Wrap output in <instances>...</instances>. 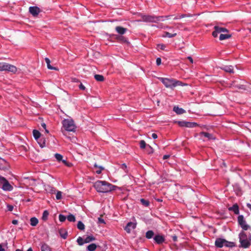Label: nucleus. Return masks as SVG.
I'll list each match as a JSON object with an SVG mask.
<instances>
[{"mask_svg":"<svg viewBox=\"0 0 251 251\" xmlns=\"http://www.w3.org/2000/svg\"><path fill=\"white\" fill-rule=\"evenodd\" d=\"M154 234V232L152 230H148L146 233V237L148 239H151L153 237Z\"/></svg>","mask_w":251,"mask_h":251,"instance_id":"26","label":"nucleus"},{"mask_svg":"<svg viewBox=\"0 0 251 251\" xmlns=\"http://www.w3.org/2000/svg\"><path fill=\"white\" fill-rule=\"evenodd\" d=\"M12 223L13 224V225H17L18 223V220H13L12 222Z\"/></svg>","mask_w":251,"mask_h":251,"instance_id":"50","label":"nucleus"},{"mask_svg":"<svg viewBox=\"0 0 251 251\" xmlns=\"http://www.w3.org/2000/svg\"><path fill=\"white\" fill-rule=\"evenodd\" d=\"M41 148H43L46 146V140L45 139H41L40 141H37Z\"/></svg>","mask_w":251,"mask_h":251,"instance_id":"36","label":"nucleus"},{"mask_svg":"<svg viewBox=\"0 0 251 251\" xmlns=\"http://www.w3.org/2000/svg\"><path fill=\"white\" fill-rule=\"evenodd\" d=\"M67 220L71 222H74L75 221V216L72 214H70L67 217Z\"/></svg>","mask_w":251,"mask_h":251,"instance_id":"32","label":"nucleus"},{"mask_svg":"<svg viewBox=\"0 0 251 251\" xmlns=\"http://www.w3.org/2000/svg\"><path fill=\"white\" fill-rule=\"evenodd\" d=\"M77 242L79 245L82 246L84 243H85L84 239L83 240L82 237H79L77 239Z\"/></svg>","mask_w":251,"mask_h":251,"instance_id":"38","label":"nucleus"},{"mask_svg":"<svg viewBox=\"0 0 251 251\" xmlns=\"http://www.w3.org/2000/svg\"><path fill=\"white\" fill-rule=\"evenodd\" d=\"M215 245L217 248H221L223 247L232 248L235 246V243L229 242L221 238H217L215 242Z\"/></svg>","mask_w":251,"mask_h":251,"instance_id":"4","label":"nucleus"},{"mask_svg":"<svg viewBox=\"0 0 251 251\" xmlns=\"http://www.w3.org/2000/svg\"><path fill=\"white\" fill-rule=\"evenodd\" d=\"M201 135L204 136L205 137L207 138L209 140L214 139L212 134L205 132H201L200 133Z\"/></svg>","mask_w":251,"mask_h":251,"instance_id":"23","label":"nucleus"},{"mask_svg":"<svg viewBox=\"0 0 251 251\" xmlns=\"http://www.w3.org/2000/svg\"><path fill=\"white\" fill-rule=\"evenodd\" d=\"M148 146L149 147V148L150 149V151H149V153H152L153 151V149L150 145H148Z\"/></svg>","mask_w":251,"mask_h":251,"instance_id":"49","label":"nucleus"},{"mask_svg":"<svg viewBox=\"0 0 251 251\" xmlns=\"http://www.w3.org/2000/svg\"><path fill=\"white\" fill-rule=\"evenodd\" d=\"M29 12L33 16H37L41 12V10L37 6H30L29 8Z\"/></svg>","mask_w":251,"mask_h":251,"instance_id":"12","label":"nucleus"},{"mask_svg":"<svg viewBox=\"0 0 251 251\" xmlns=\"http://www.w3.org/2000/svg\"><path fill=\"white\" fill-rule=\"evenodd\" d=\"M188 59H189V60L190 61V62L191 63H193V58L191 57V56H188L187 57Z\"/></svg>","mask_w":251,"mask_h":251,"instance_id":"55","label":"nucleus"},{"mask_svg":"<svg viewBox=\"0 0 251 251\" xmlns=\"http://www.w3.org/2000/svg\"><path fill=\"white\" fill-rule=\"evenodd\" d=\"M249 241L250 242V245L251 244V236L249 237Z\"/></svg>","mask_w":251,"mask_h":251,"instance_id":"61","label":"nucleus"},{"mask_svg":"<svg viewBox=\"0 0 251 251\" xmlns=\"http://www.w3.org/2000/svg\"><path fill=\"white\" fill-rule=\"evenodd\" d=\"M214 29V31L212 32V35L214 37H217L218 33L228 32V30L226 28L223 27H220L219 26H215Z\"/></svg>","mask_w":251,"mask_h":251,"instance_id":"11","label":"nucleus"},{"mask_svg":"<svg viewBox=\"0 0 251 251\" xmlns=\"http://www.w3.org/2000/svg\"><path fill=\"white\" fill-rule=\"evenodd\" d=\"M121 168L125 170L126 168V166L125 164H123Z\"/></svg>","mask_w":251,"mask_h":251,"instance_id":"56","label":"nucleus"},{"mask_svg":"<svg viewBox=\"0 0 251 251\" xmlns=\"http://www.w3.org/2000/svg\"><path fill=\"white\" fill-rule=\"evenodd\" d=\"M170 16H155L151 15H142V20L146 22L157 23L158 21H164Z\"/></svg>","mask_w":251,"mask_h":251,"instance_id":"3","label":"nucleus"},{"mask_svg":"<svg viewBox=\"0 0 251 251\" xmlns=\"http://www.w3.org/2000/svg\"><path fill=\"white\" fill-rule=\"evenodd\" d=\"M231 35L229 34H222L221 33L219 37V39L220 40H224L225 39H228L230 38Z\"/></svg>","mask_w":251,"mask_h":251,"instance_id":"25","label":"nucleus"},{"mask_svg":"<svg viewBox=\"0 0 251 251\" xmlns=\"http://www.w3.org/2000/svg\"><path fill=\"white\" fill-rule=\"evenodd\" d=\"M78 87L79 88L82 90H85L86 89L85 87L81 83L79 84Z\"/></svg>","mask_w":251,"mask_h":251,"instance_id":"47","label":"nucleus"},{"mask_svg":"<svg viewBox=\"0 0 251 251\" xmlns=\"http://www.w3.org/2000/svg\"><path fill=\"white\" fill-rule=\"evenodd\" d=\"M95 238L93 236H88L84 239L85 243H88L95 241Z\"/></svg>","mask_w":251,"mask_h":251,"instance_id":"28","label":"nucleus"},{"mask_svg":"<svg viewBox=\"0 0 251 251\" xmlns=\"http://www.w3.org/2000/svg\"><path fill=\"white\" fill-rule=\"evenodd\" d=\"M77 227L78 229L83 230L85 228V226L81 221H79L77 225Z\"/></svg>","mask_w":251,"mask_h":251,"instance_id":"33","label":"nucleus"},{"mask_svg":"<svg viewBox=\"0 0 251 251\" xmlns=\"http://www.w3.org/2000/svg\"><path fill=\"white\" fill-rule=\"evenodd\" d=\"M238 88L239 89L245 90V87H244V85H239V86H238Z\"/></svg>","mask_w":251,"mask_h":251,"instance_id":"53","label":"nucleus"},{"mask_svg":"<svg viewBox=\"0 0 251 251\" xmlns=\"http://www.w3.org/2000/svg\"><path fill=\"white\" fill-rule=\"evenodd\" d=\"M240 247L243 248H247L250 246V242L249 237L244 231H241L239 234Z\"/></svg>","mask_w":251,"mask_h":251,"instance_id":"6","label":"nucleus"},{"mask_svg":"<svg viewBox=\"0 0 251 251\" xmlns=\"http://www.w3.org/2000/svg\"><path fill=\"white\" fill-rule=\"evenodd\" d=\"M176 33L171 34L168 32H165L164 33V35H163V37H167L169 38H172V37L176 36Z\"/></svg>","mask_w":251,"mask_h":251,"instance_id":"35","label":"nucleus"},{"mask_svg":"<svg viewBox=\"0 0 251 251\" xmlns=\"http://www.w3.org/2000/svg\"><path fill=\"white\" fill-rule=\"evenodd\" d=\"M96 248L97 245L94 243L91 244L90 245H88L87 247V249L89 251H94L96 249Z\"/></svg>","mask_w":251,"mask_h":251,"instance_id":"29","label":"nucleus"},{"mask_svg":"<svg viewBox=\"0 0 251 251\" xmlns=\"http://www.w3.org/2000/svg\"><path fill=\"white\" fill-rule=\"evenodd\" d=\"M33 135L34 138L38 141L41 136L40 132L39 131L34 129L33 131Z\"/></svg>","mask_w":251,"mask_h":251,"instance_id":"24","label":"nucleus"},{"mask_svg":"<svg viewBox=\"0 0 251 251\" xmlns=\"http://www.w3.org/2000/svg\"><path fill=\"white\" fill-rule=\"evenodd\" d=\"M140 201L143 205L147 207L150 204V202L144 199H141L140 200Z\"/></svg>","mask_w":251,"mask_h":251,"instance_id":"37","label":"nucleus"},{"mask_svg":"<svg viewBox=\"0 0 251 251\" xmlns=\"http://www.w3.org/2000/svg\"><path fill=\"white\" fill-rule=\"evenodd\" d=\"M228 210L229 211H233L235 214L237 215L239 214V206L237 203H235L233 204L232 206L229 207Z\"/></svg>","mask_w":251,"mask_h":251,"instance_id":"16","label":"nucleus"},{"mask_svg":"<svg viewBox=\"0 0 251 251\" xmlns=\"http://www.w3.org/2000/svg\"><path fill=\"white\" fill-rule=\"evenodd\" d=\"M50 191H51V193H54V192H55V189H54V188H53V187H51V188H50Z\"/></svg>","mask_w":251,"mask_h":251,"instance_id":"60","label":"nucleus"},{"mask_svg":"<svg viewBox=\"0 0 251 251\" xmlns=\"http://www.w3.org/2000/svg\"><path fill=\"white\" fill-rule=\"evenodd\" d=\"M94 186L98 192L107 193L114 190L115 186L105 181L99 180L96 181Z\"/></svg>","mask_w":251,"mask_h":251,"instance_id":"1","label":"nucleus"},{"mask_svg":"<svg viewBox=\"0 0 251 251\" xmlns=\"http://www.w3.org/2000/svg\"><path fill=\"white\" fill-rule=\"evenodd\" d=\"M247 206L250 209V210L251 211V204L250 203H247Z\"/></svg>","mask_w":251,"mask_h":251,"instance_id":"58","label":"nucleus"},{"mask_svg":"<svg viewBox=\"0 0 251 251\" xmlns=\"http://www.w3.org/2000/svg\"><path fill=\"white\" fill-rule=\"evenodd\" d=\"M169 157H170V155H164L163 156V159L164 160H165V159H168V158H169Z\"/></svg>","mask_w":251,"mask_h":251,"instance_id":"52","label":"nucleus"},{"mask_svg":"<svg viewBox=\"0 0 251 251\" xmlns=\"http://www.w3.org/2000/svg\"><path fill=\"white\" fill-rule=\"evenodd\" d=\"M156 63L157 65L159 66L161 63V59L160 58L158 57L156 59Z\"/></svg>","mask_w":251,"mask_h":251,"instance_id":"46","label":"nucleus"},{"mask_svg":"<svg viewBox=\"0 0 251 251\" xmlns=\"http://www.w3.org/2000/svg\"><path fill=\"white\" fill-rule=\"evenodd\" d=\"M173 240L174 241H176L177 240V237L176 236H173Z\"/></svg>","mask_w":251,"mask_h":251,"instance_id":"59","label":"nucleus"},{"mask_svg":"<svg viewBox=\"0 0 251 251\" xmlns=\"http://www.w3.org/2000/svg\"><path fill=\"white\" fill-rule=\"evenodd\" d=\"M7 208L8 211H12L13 209V206L12 205L8 204L7 205Z\"/></svg>","mask_w":251,"mask_h":251,"instance_id":"44","label":"nucleus"},{"mask_svg":"<svg viewBox=\"0 0 251 251\" xmlns=\"http://www.w3.org/2000/svg\"><path fill=\"white\" fill-rule=\"evenodd\" d=\"M158 79L167 88H173L177 86L182 85V82L175 79L159 77Z\"/></svg>","mask_w":251,"mask_h":251,"instance_id":"2","label":"nucleus"},{"mask_svg":"<svg viewBox=\"0 0 251 251\" xmlns=\"http://www.w3.org/2000/svg\"><path fill=\"white\" fill-rule=\"evenodd\" d=\"M98 223L99 224H105L104 220L101 217L98 218Z\"/></svg>","mask_w":251,"mask_h":251,"instance_id":"45","label":"nucleus"},{"mask_svg":"<svg viewBox=\"0 0 251 251\" xmlns=\"http://www.w3.org/2000/svg\"><path fill=\"white\" fill-rule=\"evenodd\" d=\"M55 158L58 161H62L63 156L59 153H56L54 155Z\"/></svg>","mask_w":251,"mask_h":251,"instance_id":"39","label":"nucleus"},{"mask_svg":"<svg viewBox=\"0 0 251 251\" xmlns=\"http://www.w3.org/2000/svg\"><path fill=\"white\" fill-rule=\"evenodd\" d=\"M27 251H33V250L31 248H29Z\"/></svg>","mask_w":251,"mask_h":251,"instance_id":"62","label":"nucleus"},{"mask_svg":"<svg viewBox=\"0 0 251 251\" xmlns=\"http://www.w3.org/2000/svg\"><path fill=\"white\" fill-rule=\"evenodd\" d=\"M225 72L229 73H233V67L232 66H225L222 68Z\"/></svg>","mask_w":251,"mask_h":251,"instance_id":"18","label":"nucleus"},{"mask_svg":"<svg viewBox=\"0 0 251 251\" xmlns=\"http://www.w3.org/2000/svg\"><path fill=\"white\" fill-rule=\"evenodd\" d=\"M41 251H52L50 247L46 243H43L41 246Z\"/></svg>","mask_w":251,"mask_h":251,"instance_id":"20","label":"nucleus"},{"mask_svg":"<svg viewBox=\"0 0 251 251\" xmlns=\"http://www.w3.org/2000/svg\"><path fill=\"white\" fill-rule=\"evenodd\" d=\"M146 146L147 144L144 140H141L140 141V147L141 149H145Z\"/></svg>","mask_w":251,"mask_h":251,"instance_id":"40","label":"nucleus"},{"mask_svg":"<svg viewBox=\"0 0 251 251\" xmlns=\"http://www.w3.org/2000/svg\"><path fill=\"white\" fill-rule=\"evenodd\" d=\"M0 251H5V249L2 247L1 244H0Z\"/></svg>","mask_w":251,"mask_h":251,"instance_id":"57","label":"nucleus"},{"mask_svg":"<svg viewBox=\"0 0 251 251\" xmlns=\"http://www.w3.org/2000/svg\"><path fill=\"white\" fill-rule=\"evenodd\" d=\"M30 225L32 226H36L38 223V220L35 217H32L30 220Z\"/></svg>","mask_w":251,"mask_h":251,"instance_id":"27","label":"nucleus"},{"mask_svg":"<svg viewBox=\"0 0 251 251\" xmlns=\"http://www.w3.org/2000/svg\"><path fill=\"white\" fill-rule=\"evenodd\" d=\"M136 227V223L129 222L127 223L126 227H125V230L128 233H130L132 229H134Z\"/></svg>","mask_w":251,"mask_h":251,"instance_id":"13","label":"nucleus"},{"mask_svg":"<svg viewBox=\"0 0 251 251\" xmlns=\"http://www.w3.org/2000/svg\"><path fill=\"white\" fill-rule=\"evenodd\" d=\"M45 60L47 63V67L49 69L53 70H56V71L58 70V68H57L56 67H52L50 65V60L48 58H45Z\"/></svg>","mask_w":251,"mask_h":251,"instance_id":"19","label":"nucleus"},{"mask_svg":"<svg viewBox=\"0 0 251 251\" xmlns=\"http://www.w3.org/2000/svg\"><path fill=\"white\" fill-rule=\"evenodd\" d=\"M41 126L44 128V129H46V125L45 123H41Z\"/></svg>","mask_w":251,"mask_h":251,"instance_id":"54","label":"nucleus"},{"mask_svg":"<svg viewBox=\"0 0 251 251\" xmlns=\"http://www.w3.org/2000/svg\"><path fill=\"white\" fill-rule=\"evenodd\" d=\"M67 219V217L65 216L64 215H62V214H60L59 215V221L61 222H64L66 219Z\"/></svg>","mask_w":251,"mask_h":251,"instance_id":"41","label":"nucleus"},{"mask_svg":"<svg viewBox=\"0 0 251 251\" xmlns=\"http://www.w3.org/2000/svg\"><path fill=\"white\" fill-rule=\"evenodd\" d=\"M116 39L117 40L121 43H128L127 38L122 35H116Z\"/></svg>","mask_w":251,"mask_h":251,"instance_id":"17","label":"nucleus"},{"mask_svg":"<svg viewBox=\"0 0 251 251\" xmlns=\"http://www.w3.org/2000/svg\"><path fill=\"white\" fill-rule=\"evenodd\" d=\"M186 16V15H181L180 16V17L179 18H177V17L175 18V19L182 18H184V17H185Z\"/></svg>","mask_w":251,"mask_h":251,"instance_id":"51","label":"nucleus"},{"mask_svg":"<svg viewBox=\"0 0 251 251\" xmlns=\"http://www.w3.org/2000/svg\"><path fill=\"white\" fill-rule=\"evenodd\" d=\"M56 198L57 200H60L62 198V192L61 191H57L56 194Z\"/></svg>","mask_w":251,"mask_h":251,"instance_id":"42","label":"nucleus"},{"mask_svg":"<svg viewBox=\"0 0 251 251\" xmlns=\"http://www.w3.org/2000/svg\"><path fill=\"white\" fill-rule=\"evenodd\" d=\"M178 125L181 127H187L189 128H193L198 126L197 123L195 122H189L186 121H178L177 122Z\"/></svg>","mask_w":251,"mask_h":251,"instance_id":"10","label":"nucleus"},{"mask_svg":"<svg viewBox=\"0 0 251 251\" xmlns=\"http://www.w3.org/2000/svg\"><path fill=\"white\" fill-rule=\"evenodd\" d=\"M95 79L98 81H103L104 80V77L100 75H94Z\"/></svg>","mask_w":251,"mask_h":251,"instance_id":"30","label":"nucleus"},{"mask_svg":"<svg viewBox=\"0 0 251 251\" xmlns=\"http://www.w3.org/2000/svg\"><path fill=\"white\" fill-rule=\"evenodd\" d=\"M49 215V212L47 210H45L43 213L42 219L43 221H46L48 219Z\"/></svg>","mask_w":251,"mask_h":251,"instance_id":"34","label":"nucleus"},{"mask_svg":"<svg viewBox=\"0 0 251 251\" xmlns=\"http://www.w3.org/2000/svg\"><path fill=\"white\" fill-rule=\"evenodd\" d=\"M63 127L65 130L68 131L75 132L76 129V126L74 121L71 119H64L62 121Z\"/></svg>","mask_w":251,"mask_h":251,"instance_id":"5","label":"nucleus"},{"mask_svg":"<svg viewBox=\"0 0 251 251\" xmlns=\"http://www.w3.org/2000/svg\"><path fill=\"white\" fill-rule=\"evenodd\" d=\"M115 30L117 33L122 35L126 32L127 29L122 26H117L115 27Z\"/></svg>","mask_w":251,"mask_h":251,"instance_id":"15","label":"nucleus"},{"mask_svg":"<svg viewBox=\"0 0 251 251\" xmlns=\"http://www.w3.org/2000/svg\"><path fill=\"white\" fill-rule=\"evenodd\" d=\"M238 223L244 230H247L251 228V226L247 224V222L243 215H239L238 217Z\"/></svg>","mask_w":251,"mask_h":251,"instance_id":"9","label":"nucleus"},{"mask_svg":"<svg viewBox=\"0 0 251 251\" xmlns=\"http://www.w3.org/2000/svg\"><path fill=\"white\" fill-rule=\"evenodd\" d=\"M60 236L63 239H66L68 235L67 231L65 229H60L59 230Z\"/></svg>","mask_w":251,"mask_h":251,"instance_id":"22","label":"nucleus"},{"mask_svg":"<svg viewBox=\"0 0 251 251\" xmlns=\"http://www.w3.org/2000/svg\"><path fill=\"white\" fill-rule=\"evenodd\" d=\"M62 161L66 166H68V167L71 166V165H72L71 163L68 162L66 160H62Z\"/></svg>","mask_w":251,"mask_h":251,"instance_id":"43","label":"nucleus"},{"mask_svg":"<svg viewBox=\"0 0 251 251\" xmlns=\"http://www.w3.org/2000/svg\"><path fill=\"white\" fill-rule=\"evenodd\" d=\"M151 137L153 139H155L157 138V135L156 133H152L151 134Z\"/></svg>","mask_w":251,"mask_h":251,"instance_id":"48","label":"nucleus"},{"mask_svg":"<svg viewBox=\"0 0 251 251\" xmlns=\"http://www.w3.org/2000/svg\"><path fill=\"white\" fill-rule=\"evenodd\" d=\"M15 251H23L20 249H17Z\"/></svg>","mask_w":251,"mask_h":251,"instance_id":"64","label":"nucleus"},{"mask_svg":"<svg viewBox=\"0 0 251 251\" xmlns=\"http://www.w3.org/2000/svg\"><path fill=\"white\" fill-rule=\"evenodd\" d=\"M45 131L46 133H49V131H48V130L46 128V129H45Z\"/></svg>","mask_w":251,"mask_h":251,"instance_id":"63","label":"nucleus"},{"mask_svg":"<svg viewBox=\"0 0 251 251\" xmlns=\"http://www.w3.org/2000/svg\"><path fill=\"white\" fill-rule=\"evenodd\" d=\"M0 71H8L15 74L17 71V68L13 65L5 62H0Z\"/></svg>","mask_w":251,"mask_h":251,"instance_id":"7","label":"nucleus"},{"mask_svg":"<svg viewBox=\"0 0 251 251\" xmlns=\"http://www.w3.org/2000/svg\"><path fill=\"white\" fill-rule=\"evenodd\" d=\"M94 167L98 168V169L96 171V173L98 174H100L101 173V171L104 170L103 167L101 166H98L96 163L94 164Z\"/></svg>","mask_w":251,"mask_h":251,"instance_id":"31","label":"nucleus"},{"mask_svg":"<svg viewBox=\"0 0 251 251\" xmlns=\"http://www.w3.org/2000/svg\"><path fill=\"white\" fill-rule=\"evenodd\" d=\"M153 239L155 243H156L158 244H162L165 241L164 237L161 235H155Z\"/></svg>","mask_w":251,"mask_h":251,"instance_id":"14","label":"nucleus"},{"mask_svg":"<svg viewBox=\"0 0 251 251\" xmlns=\"http://www.w3.org/2000/svg\"><path fill=\"white\" fill-rule=\"evenodd\" d=\"M173 110L177 114H182L185 112L183 109L179 108L178 106H174Z\"/></svg>","mask_w":251,"mask_h":251,"instance_id":"21","label":"nucleus"},{"mask_svg":"<svg viewBox=\"0 0 251 251\" xmlns=\"http://www.w3.org/2000/svg\"><path fill=\"white\" fill-rule=\"evenodd\" d=\"M0 188L6 191H11L13 186L10 184L8 181L3 176H0Z\"/></svg>","mask_w":251,"mask_h":251,"instance_id":"8","label":"nucleus"}]
</instances>
